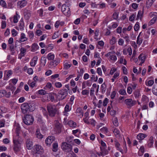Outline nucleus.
<instances>
[{"mask_svg": "<svg viewBox=\"0 0 157 157\" xmlns=\"http://www.w3.org/2000/svg\"><path fill=\"white\" fill-rule=\"evenodd\" d=\"M71 66V65L68 64L67 63H66L64 65L63 69L65 70L68 69Z\"/></svg>", "mask_w": 157, "mask_h": 157, "instance_id": "obj_46", "label": "nucleus"}, {"mask_svg": "<svg viewBox=\"0 0 157 157\" xmlns=\"http://www.w3.org/2000/svg\"><path fill=\"white\" fill-rule=\"evenodd\" d=\"M0 5L3 7L5 8H7V5L5 1L3 0H1L0 1Z\"/></svg>", "mask_w": 157, "mask_h": 157, "instance_id": "obj_35", "label": "nucleus"}, {"mask_svg": "<svg viewBox=\"0 0 157 157\" xmlns=\"http://www.w3.org/2000/svg\"><path fill=\"white\" fill-rule=\"evenodd\" d=\"M20 54L22 56H24L25 55V53L26 52V49L23 48H21L20 49Z\"/></svg>", "mask_w": 157, "mask_h": 157, "instance_id": "obj_34", "label": "nucleus"}, {"mask_svg": "<svg viewBox=\"0 0 157 157\" xmlns=\"http://www.w3.org/2000/svg\"><path fill=\"white\" fill-rule=\"evenodd\" d=\"M154 141L153 137H151L148 141V145L150 147H151L153 145Z\"/></svg>", "mask_w": 157, "mask_h": 157, "instance_id": "obj_26", "label": "nucleus"}, {"mask_svg": "<svg viewBox=\"0 0 157 157\" xmlns=\"http://www.w3.org/2000/svg\"><path fill=\"white\" fill-rule=\"evenodd\" d=\"M17 15H18L17 13L16 15H14L13 17V22L14 23H17L18 21Z\"/></svg>", "mask_w": 157, "mask_h": 157, "instance_id": "obj_56", "label": "nucleus"}, {"mask_svg": "<svg viewBox=\"0 0 157 157\" xmlns=\"http://www.w3.org/2000/svg\"><path fill=\"white\" fill-rule=\"evenodd\" d=\"M18 139L17 137L13 138V149L15 151H19L21 148V144L18 140Z\"/></svg>", "mask_w": 157, "mask_h": 157, "instance_id": "obj_4", "label": "nucleus"}, {"mask_svg": "<svg viewBox=\"0 0 157 157\" xmlns=\"http://www.w3.org/2000/svg\"><path fill=\"white\" fill-rule=\"evenodd\" d=\"M27 40L28 38L23 33H21L19 39V41L23 42L27 41Z\"/></svg>", "mask_w": 157, "mask_h": 157, "instance_id": "obj_16", "label": "nucleus"}, {"mask_svg": "<svg viewBox=\"0 0 157 157\" xmlns=\"http://www.w3.org/2000/svg\"><path fill=\"white\" fill-rule=\"evenodd\" d=\"M55 138L53 136H48L45 140V143L47 145L49 146L54 140Z\"/></svg>", "mask_w": 157, "mask_h": 157, "instance_id": "obj_13", "label": "nucleus"}, {"mask_svg": "<svg viewBox=\"0 0 157 157\" xmlns=\"http://www.w3.org/2000/svg\"><path fill=\"white\" fill-rule=\"evenodd\" d=\"M141 33V32L139 33V35L137 37V41H136L137 44H138L139 45H140L142 42V39L140 38Z\"/></svg>", "mask_w": 157, "mask_h": 157, "instance_id": "obj_30", "label": "nucleus"}, {"mask_svg": "<svg viewBox=\"0 0 157 157\" xmlns=\"http://www.w3.org/2000/svg\"><path fill=\"white\" fill-rule=\"evenodd\" d=\"M97 72L99 75H102V71L100 68L98 67L97 69Z\"/></svg>", "mask_w": 157, "mask_h": 157, "instance_id": "obj_57", "label": "nucleus"}, {"mask_svg": "<svg viewBox=\"0 0 157 157\" xmlns=\"http://www.w3.org/2000/svg\"><path fill=\"white\" fill-rule=\"evenodd\" d=\"M26 146L28 149H31L33 147V142L32 140L30 138H27L26 141Z\"/></svg>", "mask_w": 157, "mask_h": 157, "instance_id": "obj_11", "label": "nucleus"}, {"mask_svg": "<svg viewBox=\"0 0 157 157\" xmlns=\"http://www.w3.org/2000/svg\"><path fill=\"white\" fill-rule=\"evenodd\" d=\"M113 133L117 138H120V132L117 129H115L113 131Z\"/></svg>", "mask_w": 157, "mask_h": 157, "instance_id": "obj_23", "label": "nucleus"}, {"mask_svg": "<svg viewBox=\"0 0 157 157\" xmlns=\"http://www.w3.org/2000/svg\"><path fill=\"white\" fill-rule=\"evenodd\" d=\"M42 32L40 29L37 30L36 34L38 36H40L42 34Z\"/></svg>", "mask_w": 157, "mask_h": 157, "instance_id": "obj_53", "label": "nucleus"}, {"mask_svg": "<svg viewBox=\"0 0 157 157\" xmlns=\"http://www.w3.org/2000/svg\"><path fill=\"white\" fill-rule=\"evenodd\" d=\"M61 10L62 12L65 15L67 16H70L71 14L70 9L69 7L65 4L63 5L61 7Z\"/></svg>", "mask_w": 157, "mask_h": 157, "instance_id": "obj_7", "label": "nucleus"}, {"mask_svg": "<svg viewBox=\"0 0 157 157\" xmlns=\"http://www.w3.org/2000/svg\"><path fill=\"white\" fill-rule=\"evenodd\" d=\"M17 32L14 29H13L12 30V33L13 36H16L17 34Z\"/></svg>", "mask_w": 157, "mask_h": 157, "instance_id": "obj_61", "label": "nucleus"}, {"mask_svg": "<svg viewBox=\"0 0 157 157\" xmlns=\"http://www.w3.org/2000/svg\"><path fill=\"white\" fill-rule=\"evenodd\" d=\"M15 88H16L15 87L12 86H7L6 87V89H8L12 91V93L14 92Z\"/></svg>", "mask_w": 157, "mask_h": 157, "instance_id": "obj_40", "label": "nucleus"}, {"mask_svg": "<svg viewBox=\"0 0 157 157\" xmlns=\"http://www.w3.org/2000/svg\"><path fill=\"white\" fill-rule=\"evenodd\" d=\"M119 92L122 95H124L126 94L125 90L124 89H121L120 90Z\"/></svg>", "mask_w": 157, "mask_h": 157, "instance_id": "obj_60", "label": "nucleus"}, {"mask_svg": "<svg viewBox=\"0 0 157 157\" xmlns=\"http://www.w3.org/2000/svg\"><path fill=\"white\" fill-rule=\"evenodd\" d=\"M100 130L102 132H104L105 133H107L108 132V129H107L105 127H103Z\"/></svg>", "mask_w": 157, "mask_h": 157, "instance_id": "obj_59", "label": "nucleus"}, {"mask_svg": "<svg viewBox=\"0 0 157 157\" xmlns=\"http://www.w3.org/2000/svg\"><path fill=\"white\" fill-rule=\"evenodd\" d=\"M144 151V148L143 146H141L140 148V149L139 150L138 154L140 156H141L142 155Z\"/></svg>", "mask_w": 157, "mask_h": 157, "instance_id": "obj_29", "label": "nucleus"}, {"mask_svg": "<svg viewBox=\"0 0 157 157\" xmlns=\"http://www.w3.org/2000/svg\"><path fill=\"white\" fill-rule=\"evenodd\" d=\"M35 135L36 137L38 139H41L43 138V135L40 133L39 129L36 130Z\"/></svg>", "mask_w": 157, "mask_h": 157, "instance_id": "obj_20", "label": "nucleus"}, {"mask_svg": "<svg viewBox=\"0 0 157 157\" xmlns=\"http://www.w3.org/2000/svg\"><path fill=\"white\" fill-rule=\"evenodd\" d=\"M146 135L144 134L140 133L137 136V138L139 140H141L144 139L146 137Z\"/></svg>", "mask_w": 157, "mask_h": 157, "instance_id": "obj_25", "label": "nucleus"}, {"mask_svg": "<svg viewBox=\"0 0 157 157\" xmlns=\"http://www.w3.org/2000/svg\"><path fill=\"white\" fill-rule=\"evenodd\" d=\"M138 59L142 62V63H144L146 59V57L143 54H141L139 56Z\"/></svg>", "mask_w": 157, "mask_h": 157, "instance_id": "obj_24", "label": "nucleus"}, {"mask_svg": "<svg viewBox=\"0 0 157 157\" xmlns=\"http://www.w3.org/2000/svg\"><path fill=\"white\" fill-rule=\"evenodd\" d=\"M116 71V69L115 68H112L110 70V74L113 75Z\"/></svg>", "mask_w": 157, "mask_h": 157, "instance_id": "obj_64", "label": "nucleus"}, {"mask_svg": "<svg viewBox=\"0 0 157 157\" xmlns=\"http://www.w3.org/2000/svg\"><path fill=\"white\" fill-rule=\"evenodd\" d=\"M27 4V1L25 0H23L18 2L17 3V5L19 6L21 8H22L26 6Z\"/></svg>", "mask_w": 157, "mask_h": 157, "instance_id": "obj_15", "label": "nucleus"}, {"mask_svg": "<svg viewBox=\"0 0 157 157\" xmlns=\"http://www.w3.org/2000/svg\"><path fill=\"white\" fill-rule=\"evenodd\" d=\"M6 26V23L5 21H2L1 28L2 29L5 28Z\"/></svg>", "mask_w": 157, "mask_h": 157, "instance_id": "obj_49", "label": "nucleus"}, {"mask_svg": "<svg viewBox=\"0 0 157 157\" xmlns=\"http://www.w3.org/2000/svg\"><path fill=\"white\" fill-rule=\"evenodd\" d=\"M122 37L125 39V41L126 42V44H128L130 41L129 36L127 34H126L125 36H122Z\"/></svg>", "mask_w": 157, "mask_h": 157, "instance_id": "obj_31", "label": "nucleus"}, {"mask_svg": "<svg viewBox=\"0 0 157 157\" xmlns=\"http://www.w3.org/2000/svg\"><path fill=\"white\" fill-rule=\"evenodd\" d=\"M116 39L115 37H113L110 41V43L111 44L113 45L115 44L116 42Z\"/></svg>", "mask_w": 157, "mask_h": 157, "instance_id": "obj_38", "label": "nucleus"}, {"mask_svg": "<svg viewBox=\"0 0 157 157\" xmlns=\"http://www.w3.org/2000/svg\"><path fill=\"white\" fill-rule=\"evenodd\" d=\"M152 91L154 94L157 96V85L153 86L152 89Z\"/></svg>", "mask_w": 157, "mask_h": 157, "instance_id": "obj_33", "label": "nucleus"}, {"mask_svg": "<svg viewBox=\"0 0 157 157\" xmlns=\"http://www.w3.org/2000/svg\"><path fill=\"white\" fill-rule=\"evenodd\" d=\"M70 110L69 106L68 105H66L64 108V111L66 112H68Z\"/></svg>", "mask_w": 157, "mask_h": 157, "instance_id": "obj_58", "label": "nucleus"}, {"mask_svg": "<svg viewBox=\"0 0 157 157\" xmlns=\"http://www.w3.org/2000/svg\"><path fill=\"white\" fill-rule=\"evenodd\" d=\"M106 85L105 83H104L101 86V91L102 93L105 92L106 90Z\"/></svg>", "mask_w": 157, "mask_h": 157, "instance_id": "obj_39", "label": "nucleus"}, {"mask_svg": "<svg viewBox=\"0 0 157 157\" xmlns=\"http://www.w3.org/2000/svg\"><path fill=\"white\" fill-rule=\"evenodd\" d=\"M7 150V148L6 147L2 146H0V152L5 151Z\"/></svg>", "mask_w": 157, "mask_h": 157, "instance_id": "obj_52", "label": "nucleus"}, {"mask_svg": "<svg viewBox=\"0 0 157 157\" xmlns=\"http://www.w3.org/2000/svg\"><path fill=\"white\" fill-rule=\"evenodd\" d=\"M11 95V92L10 91L7 92L5 90H0V98L5 97L6 98H9L10 97Z\"/></svg>", "mask_w": 157, "mask_h": 157, "instance_id": "obj_9", "label": "nucleus"}, {"mask_svg": "<svg viewBox=\"0 0 157 157\" xmlns=\"http://www.w3.org/2000/svg\"><path fill=\"white\" fill-rule=\"evenodd\" d=\"M113 122L114 125L115 126H117L118 125V120L117 117H114L113 119Z\"/></svg>", "mask_w": 157, "mask_h": 157, "instance_id": "obj_32", "label": "nucleus"}, {"mask_svg": "<svg viewBox=\"0 0 157 157\" xmlns=\"http://www.w3.org/2000/svg\"><path fill=\"white\" fill-rule=\"evenodd\" d=\"M123 73L124 74L126 75L127 74V71L126 68L124 67L123 66L122 67Z\"/></svg>", "mask_w": 157, "mask_h": 157, "instance_id": "obj_62", "label": "nucleus"}, {"mask_svg": "<svg viewBox=\"0 0 157 157\" xmlns=\"http://www.w3.org/2000/svg\"><path fill=\"white\" fill-rule=\"evenodd\" d=\"M55 129L58 132L60 133L61 132V128L62 127V124L57 121H55Z\"/></svg>", "mask_w": 157, "mask_h": 157, "instance_id": "obj_14", "label": "nucleus"}, {"mask_svg": "<svg viewBox=\"0 0 157 157\" xmlns=\"http://www.w3.org/2000/svg\"><path fill=\"white\" fill-rule=\"evenodd\" d=\"M52 87V85L50 82H48L47 83L46 86L44 87V89L45 90L47 89H50Z\"/></svg>", "mask_w": 157, "mask_h": 157, "instance_id": "obj_42", "label": "nucleus"}, {"mask_svg": "<svg viewBox=\"0 0 157 157\" xmlns=\"http://www.w3.org/2000/svg\"><path fill=\"white\" fill-rule=\"evenodd\" d=\"M54 55L52 54L51 53H49L48 56V59L49 60H52L54 58Z\"/></svg>", "mask_w": 157, "mask_h": 157, "instance_id": "obj_36", "label": "nucleus"}, {"mask_svg": "<svg viewBox=\"0 0 157 157\" xmlns=\"http://www.w3.org/2000/svg\"><path fill=\"white\" fill-rule=\"evenodd\" d=\"M37 57L36 56H35L33 57L30 62V64L32 67H34L36 64L37 61Z\"/></svg>", "mask_w": 157, "mask_h": 157, "instance_id": "obj_18", "label": "nucleus"}, {"mask_svg": "<svg viewBox=\"0 0 157 157\" xmlns=\"http://www.w3.org/2000/svg\"><path fill=\"white\" fill-rule=\"evenodd\" d=\"M48 98L52 102L53 101L55 100V98L54 96H52L51 94H50L49 95Z\"/></svg>", "mask_w": 157, "mask_h": 157, "instance_id": "obj_55", "label": "nucleus"}, {"mask_svg": "<svg viewBox=\"0 0 157 157\" xmlns=\"http://www.w3.org/2000/svg\"><path fill=\"white\" fill-rule=\"evenodd\" d=\"M58 148V145L57 143H54L52 144V151L56 152L57 151Z\"/></svg>", "mask_w": 157, "mask_h": 157, "instance_id": "obj_28", "label": "nucleus"}, {"mask_svg": "<svg viewBox=\"0 0 157 157\" xmlns=\"http://www.w3.org/2000/svg\"><path fill=\"white\" fill-rule=\"evenodd\" d=\"M21 107L22 112L24 114L27 113L28 111H32V109H31L29 105L27 103H24L21 105Z\"/></svg>", "mask_w": 157, "mask_h": 157, "instance_id": "obj_5", "label": "nucleus"}, {"mask_svg": "<svg viewBox=\"0 0 157 157\" xmlns=\"http://www.w3.org/2000/svg\"><path fill=\"white\" fill-rule=\"evenodd\" d=\"M47 109L49 115L51 117H54L57 113V110L56 107L50 104L47 105Z\"/></svg>", "mask_w": 157, "mask_h": 157, "instance_id": "obj_1", "label": "nucleus"}, {"mask_svg": "<svg viewBox=\"0 0 157 157\" xmlns=\"http://www.w3.org/2000/svg\"><path fill=\"white\" fill-rule=\"evenodd\" d=\"M68 94L67 90L63 89L60 90L58 93L59 100H62L65 98Z\"/></svg>", "mask_w": 157, "mask_h": 157, "instance_id": "obj_3", "label": "nucleus"}, {"mask_svg": "<svg viewBox=\"0 0 157 157\" xmlns=\"http://www.w3.org/2000/svg\"><path fill=\"white\" fill-rule=\"evenodd\" d=\"M100 148L101 150L100 154H101V155L102 156H104L106 155L108 153V151L105 148L100 147Z\"/></svg>", "mask_w": 157, "mask_h": 157, "instance_id": "obj_17", "label": "nucleus"}, {"mask_svg": "<svg viewBox=\"0 0 157 157\" xmlns=\"http://www.w3.org/2000/svg\"><path fill=\"white\" fill-rule=\"evenodd\" d=\"M154 83V81L152 80H151L148 81L147 83L146 82V84L147 86H151Z\"/></svg>", "mask_w": 157, "mask_h": 157, "instance_id": "obj_37", "label": "nucleus"}, {"mask_svg": "<svg viewBox=\"0 0 157 157\" xmlns=\"http://www.w3.org/2000/svg\"><path fill=\"white\" fill-rule=\"evenodd\" d=\"M115 146L117 148V150L119 151L122 154L123 153V150L122 148L119 147V146L120 145L119 143L117 141H115Z\"/></svg>", "mask_w": 157, "mask_h": 157, "instance_id": "obj_21", "label": "nucleus"}, {"mask_svg": "<svg viewBox=\"0 0 157 157\" xmlns=\"http://www.w3.org/2000/svg\"><path fill=\"white\" fill-rule=\"evenodd\" d=\"M29 37L30 39L32 38L34 36V33L33 32H29L28 33Z\"/></svg>", "mask_w": 157, "mask_h": 157, "instance_id": "obj_63", "label": "nucleus"}, {"mask_svg": "<svg viewBox=\"0 0 157 157\" xmlns=\"http://www.w3.org/2000/svg\"><path fill=\"white\" fill-rule=\"evenodd\" d=\"M157 19V16H155L150 21V24L151 25H152L155 23Z\"/></svg>", "mask_w": 157, "mask_h": 157, "instance_id": "obj_41", "label": "nucleus"}, {"mask_svg": "<svg viewBox=\"0 0 157 157\" xmlns=\"http://www.w3.org/2000/svg\"><path fill=\"white\" fill-rule=\"evenodd\" d=\"M124 43V41L121 38H120L119 39L118 41V44L119 45H122Z\"/></svg>", "mask_w": 157, "mask_h": 157, "instance_id": "obj_50", "label": "nucleus"}, {"mask_svg": "<svg viewBox=\"0 0 157 157\" xmlns=\"http://www.w3.org/2000/svg\"><path fill=\"white\" fill-rule=\"evenodd\" d=\"M75 154L73 152L69 153L66 157H75Z\"/></svg>", "mask_w": 157, "mask_h": 157, "instance_id": "obj_47", "label": "nucleus"}, {"mask_svg": "<svg viewBox=\"0 0 157 157\" xmlns=\"http://www.w3.org/2000/svg\"><path fill=\"white\" fill-rule=\"evenodd\" d=\"M69 125L71 127H75L76 126V124L75 122H74L70 120L68 122V123Z\"/></svg>", "mask_w": 157, "mask_h": 157, "instance_id": "obj_27", "label": "nucleus"}, {"mask_svg": "<svg viewBox=\"0 0 157 157\" xmlns=\"http://www.w3.org/2000/svg\"><path fill=\"white\" fill-rule=\"evenodd\" d=\"M39 47L38 45L35 43L33 44L31 47V51L34 52L38 49Z\"/></svg>", "mask_w": 157, "mask_h": 157, "instance_id": "obj_19", "label": "nucleus"}, {"mask_svg": "<svg viewBox=\"0 0 157 157\" xmlns=\"http://www.w3.org/2000/svg\"><path fill=\"white\" fill-rule=\"evenodd\" d=\"M55 85L57 88H60L62 86L61 83L59 82H56Z\"/></svg>", "mask_w": 157, "mask_h": 157, "instance_id": "obj_54", "label": "nucleus"}, {"mask_svg": "<svg viewBox=\"0 0 157 157\" xmlns=\"http://www.w3.org/2000/svg\"><path fill=\"white\" fill-rule=\"evenodd\" d=\"M38 93L41 95H44L46 94V91L44 90H40L38 91Z\"/></svg>", "mask_w": 157, "mask_h": 157, "instance_id": "obj_45", "label": "nucleus"}, {"mask_svg": "<svg viewBox=\"0 0 157 157\" xmlns=\"http://www.w3.org/2000/svg\"><path fill=\"white\" fill-rule=\"evenodd\" d=\"M136 15L132 14L131 16L129 17V20L131 21H134V18L136 17Z\"/></svg>", "mask_w": 157, "mask_h": 157, "instance_id": "obj_51", "label": "nucleus"}, {"mask_svg": "<svg viewBox=\"0 0 157 157\" xmlns=\"http://www.w3.org/2000/svg\"><path fill=\"white\" fill-rule=\"evenodd\" d=\"M125 104L129 107H131L135 105L136 104L135 101L132 100L131 99H126L125 100Z\"/></svg>", "mask_w": 157, "mask_h": 157, "instance_id": "obj_10", "label": "nucleus"}, {"mask_svg": "<svg viewBox=\"0 0 157 157\" xmlns=\"http://www.w3.org/2000/svg\"><path fill=\"white\" fill-rule=\"evenodd\" d=\"M14 128L16 131V132L17 134L16 136L15 137H17V138H19V134L20 132L21 128L19 125L18 124L16 123H15L14 125Z\"/></svg>", "mask_w": 157, "mask_h": 157, "instance_id": "obj_12", "label": "nucleus"}, {"mask_svg": "<svg viewBox=\"0 0 157 157\" xmlns=\"http://www.w3.org/2000/svg\"><path fill=\"white\" fill-rule=\"evenodd\" d=\"M19 28L21 30H22L23 29L24 24H23V22H22V21H20L19 22Z\"/></svg>", "mask_w": 157, "mask_h": 157, "instance_id": "obj_44", "label": "nucleus"}, {"mask_svg": "<svg viewBox=\"0 0 157 157\" xmlns=\"http://www.w3.org/2000/svg\"><path fill=\"white\" fill-rule=\"evenodd\" d=\"M139 23L137 22L134 27V30L135 31H137L139 30Z\"/></svg>", "mask_w": 157, "mask_h": 157, "instance_id": "obj_43", "label": "nucleus"}, {"mask_svg": "<svg viewBox=\"0 0 157 157\" xmlns=\"http://www.w3.org/2000/svg\"><path fill=\"white\" fill-rule=\"evenodd\" d=\"M33 150L34 152L38 154H41L43 151L42 147L38 144L34 146Z\"/></svg>", "mask_w": 157, "mask_h": 157, "instance_id": "obj_8", "label": "nucleus"}, {"mask_svg": "<svg viewBox=\"0 0 157 157\" xmlns=\"http://www.w3.org/2000/svg\"><path fill=\"white\" fill-rule=\"evenodd\" d=\"M143 12L141 11V10H139L138 11L136 20H138L139 18L140 19V20H141L142 19L143 15Z\"/></svg>", "mask_w": 157, "mask_h": 157, "instance_id": "obj_22", "label": "nucleus"}, {"mask_svg": "<svg viewBox=\"0 0 157 157\" xmlns=\"http://www.w3.org/2000/svg\"><path fill=\"white\" fill-rule=\"evenodd\" d=\"M84 72V71L83 70V69H80L79 72L78 71V75L80 76V77L82 76V75Z\"/></svg>", "mask_w": 157, "mask_h": 157, "instance_id": "obj_48", "label": "nucleus"}, {"mask_svg": "<svg viewBox=\"0 0 157 157\" xmlns=\"http://www.w3.org/2000/svg\"><path fill=\"white\" fill-rule=\"evenodd\" d=\"M61 147L65 151L70 152L69 153H71L72 152L71 151L72 150L71 145L66 142L62 143Z\"/></svg>", "mask_w": 157, "mask_h": 157, "instance_id": "obj_6", "label": "nucleus"}, {"mask_svg": "<svg viewBox=\"0 0 157 157\" xmlns=\"http://www.w3.org/2000/svg\"><path fill=\"white\" fill-rule=\"evenodd\" d=\"M24 123L27 125L32 124L34 121L33 117L30 115H27L25 116L23 119Z\"/></svg>", "mask_w": 157, "mask_h": 157, "instance_id": "obj_2", "label": "nucleus"}]
</instances>
